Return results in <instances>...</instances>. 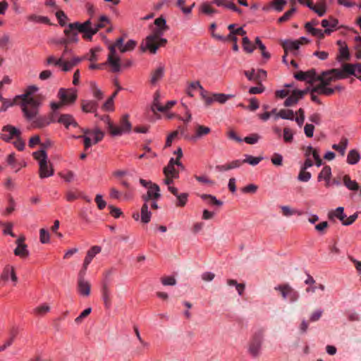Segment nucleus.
Listing matches in <instances>:
<instances>
[{
	"label": "nucleus",
	"mask_w": 361,
	"mask_h": 361,
	"mask_svg": "<svg viewBox=\"0 0 361 361\" xmlns=\"http://www.w3.org/2000/svg\"><path fill=\"white\" fill-rule=\"evenodd\" d=\"M18 105L21 108L23 116L27 121L31 122L34 128H42L56 122L54 114L39 115L41 102L37 99H20Z\"/></svg>",
	"instance_id": "f257e3e1"
},
{
	"label": "nucleus",
	"mask_w": 361,
	"mask_h": 361,
	"mask_svg": "<svg viewBox=\"0 0 361 361\" xmlns=\"http://www.w3.org/2000/svg\"><path fill=\"white\" fill-rule=\"evenodd\" d=\"M154 23L156 27L152 30V33L147 36L140 44L142 51L148 50L152 54L157 53L159 47H163L166 44L167 39L163 38L162 36L168 29L166 19L163 17L155 19Z\"/></svg>",
	"instance_id": "f03ea898"
},
{
	"label": "nucleus",
	"mask_w": 361,
	"mask_h": 361,
	"mask_svg": "<svg viewBox=\"0 0 361 361\" xmlns=\"http://www.w3.org/2000/svg\"><path fill=\"white\" fill-rule=\"evenodd\" d=\"M345 78V75L343 68H333L323 71L321 74L317 75V82H319V83L312 87V91L317 92L318 94L330 96L335 92V89L329 87L330 84Z\"/></svg>",
	"instance_id": "7ed1b4c3"
},
{
	"label": "nucleus",
	"mask_w": 361,
	"mask_h": 361,
	"mask_svg": "<svg viewBox=\"0 0 361 361\" xmlns=\"http://www.w3.org/2000/svg\"><path fill=\"white\" fill-rule=\"evenodd\" d=\"M33 157L39 164V176L40 178H45L54 175V169L51 164L48 163V157L44 149H40L32 154Z\"/></svg>",
	"instance_id": "20e7f679"
},
{
	"label": "nucleus",
	"mask_w": 361,
	"mask_h": 361,
	"mask_svg": "<svg viewBox=\"0 0 361 361\" xmlns=\"http://www.w3.org/2000/svg\"><path fill=\"white\" fill-rule=\"evenodd\" d=\"M263 341V331L260 330L253 335L248 348V352L252 357H257L259 356L261 354Z\"/></svg>",
	"instance_id": "39448f33"
},
{
	"label": "nucleus",
	"mask_w": 361,
	"mask_h": 361,
	"mask_svg": "<svg viewBox=\"0 0 361 361\" xmlns=\"http://www.w3.org/2000/svg\"><path fill=\"white\" fill-rule=\"evenodd\" d=\"M86 271L80 270L78 273L77 281V290L78 293L83 297H88L90 295L91 284L85 279Z\"/></svg>",
	"instance_id": "423d86ee"
},
{
	"label": "nucleus",
	"mask_w": 361,
	"mask_h": 361,
	"mask_svg": "<svg viewBox=\"0 0 361 361\" xmlns=\"http://www.w3.org/2000/svg\"><path fill=\"white\" fill-rule=\"evenodd\" d=\"M57 96L59 100H61L65 105H71L77 99L78 92L75 88H60Z\"/></svg>",
	"instance_id": "0eeeda50"
},
{
	"label": "nucleus",
	"mask_w": 361,
	"mask_h": 361,
	"mask_svg": "<svg viewBox=\"0 0 361 361\" xmlns=\"http://www.w3.org/2000/svg\"><path fill=\"white\" fill-rule=\"evenodd\" d=\"M68 27L75 28L79 32L82 34V37L87 40H91L92 35V21L90 19L87 20L84 23L75 22L70 23Z\"/></svg>",
	"instance_id": "6e6552de"
},
{
	"label": "nucleus",
	"mask_w": 361,
	"mask_h": 361,
	"mask_svg": "<svg viewBox=\"0 0 361 361\" xmlns=\"http://www.w3.org/2000/svg\"><path fill=\"white\" fill-rule=\"evenodd\" d=\"M109 53L108 54L106 64L111 67V70L114 73H117L121 71V59L116 53L115 46L109 47Z\"/></svg>",
	"instance_id": "1a4fd4ad"
},
{
	"label": "nucleus",
	"mask_w": 361,
	"mask_h": 361,
	"mask_svg": "<svg viewBox=\"0 0 361 361\" xmlns=\"http://www.w3.org/2000/svg\"><path fill=\"white\" fill-rule=\"evenodd\" d=\"M129 116L128 114L124 115L120 121L119 126H116L114 125L111 130V135L118 136L124 133H130L131 130V123L128 120Z\"/></svg>",
	"instance_id": "9d476101"
},
{
	"label": "nucleus",
	"mask_w": 361,
	"mask_h": 361,
	"mask_svg": "<svg viewBox=\"0 0 361 361\" xmlns=\"http://www.w3.org/2000/svg\"><path fill=\"white\" fill-rule=\"evenodd\" d=\"M275 290L281 292L283 299H288L292 302L298 300L299 298L298 293L288 284L276 286Z\"/></svg>",
	"instance_id": "9b49d317"
},
{
	"label": "nucleus",
	"mask_w": 361,
	"mask_h": 361,
	"mask_svg": "<svg viewBox=\"0 0 361 361\" xmlns=\"http://www.w3.org/2000/svg\"><path fill=\"white\" fill-rule=\"evenodd\" d=\"M244 75L246 76L247 80L251 82H255L257 84H261L263 80L267 78V71L263 69H251L249 71H245Z\"/></svg>",
	"instance_id": "f8f14e48"
},
{
	"label": "nucleus",
	"mask_w": 361,
	"mask_h": 361,
	"mask_svg": "<svg viewBox=\"0 0 361 361\" xmlns=\"http://www.w3.org/2000/svg\"><path fill=\"white\" fill-rule=\"evenodd\" d=\"M294 78L300 81H305L310 84H314L317 82V74L314 69H310L307 71H298L294 74Z\"/></svg>",
	"instance_id": "ddd939ff"
},
{
	"label": "nucleus",
	"mask_w": 361,
	"mask_h": 361,
	"mask_svg": "<svg viewBox=\"0 0 361 361\" xmlns=\"http://www.w3.org/2000/svg\"><path fill=\"white\" fill-rule=\"evenodd\" d=\"M309 88L303 90H295L292 92L290 95L285 100L284 106H291L296 104L300 99H302L305 94L308 92Z\"/></svg>",
	"instance_id": "4468645a"
},
{
	"label": "nucleus",
	"mask_w": 361,
	"mask_h": 361,
	"mask_svg": "<svg viewBox=\"0 0 361 361\" xmlns=\"http://www.w3.org/2000/svg\"><path fill=\"white\" fill-rule=\"evenodd\" d=\"M1 279L4 281H11L13 286H16L18 282V276L16 273L15 268L13 265L6 264L1 272Z\"/></svg>",
	"instance_id": "2eb2a0df"
},
{
	"label": "nucleus",
	"mask_w": 361,
	"mask_h": 361,
	"mask_svg": "<svg viewBox=\"0 0 361 361\" xmlns=\"http://www.w3.org/2000/svg\"><path fill=\"white\" fill-rule=\"evenodd\" d=\"M20 130L18 128L7 125L3 127L0 137L6 142H9L13 138L20 136Z\"/></svg>",
	"instance_id": "dca6fc26"
},
{
	"label": "nucleus",
	"mask_w": 361,
	"mask_h": 361,
	"mask_svg": "<svg viewBox=\"0 0 361 361\" xmlns=\"http://www.w3.org/2000/svg\"><path fill=\"white\" fill-rule=\"evenodd\" d=\"M124 39L123 37L118 38L114 44L111 46H115L121 53L133 51L136 45L137 42L134 39H129L125 44H123Z\"/></svg>",
	"instance_id": "f3484780"
},
{
	"label": "nucleus",
	"mask_w": 361,
	"mask_h": 361,
	"mask_svg": "<svg viewBox=\"0 0 361 361\" xmlns=\"http://www.w3.org/2000/svg\"><path fill=\"white\" fill-rule=\"evenodd\" d=\"M321 25L324 28V32L328 35L339 28L338 19L332 16L329 17L327 19H323L321 21Z\"/></svg>",
	"instance_id": "a211bd4d"
},
{
	"label": "nucleus",
	"mask_w": 361,
	"mask_h": 361,
	"mask_svg": "<svg viewBox=\"0 0 361 361\" xmlns=\"http://www.w3.org/2000/svg\"><path fill=\"white\" fill-rule=\"evenodd\" d=\"M132 216L135 221H138L140 219L142 223L145 224H148L152 216L148 204H143L141 207L140 214L138 212H134Z\"/></svg>",
	"instance_id": "6ab92c4d"
},
{
	"label": "nucleus",
	"mask_w": 361,
	"mask_h": 361,
	"mask_svg": "<svg viewBox=\"0 0 361 361\" xmlns=\"http://www.w3.org/2000/svg\"><path fill=\"white\" fill-rule=\"evenodd\" d=\"M101 294L106 309H109L111 306V290L110 284L107 281L102 283Z\"/></svg>",
	"instance_id": "aec40b11"
},
{
	"label": "nucleus",
	"mask_w": 361,
	"mask_h": 361,
	"mask_svg": "<svg viewBox=\"0 0 361 361\" xmlns=\"http://www.w3.org/2000/svg\"><path fill=\"white\" fill-rule=\"evenodd\" d=\"M102 251V247L99 245H94L91 247L87 252L86 256L84 259L82 267L81 270L87 271L89 264L91 263L94 257Z\"/></svg>",
	"instance_id": "412c9836"
},
{
	"label": "nucleus",
	"mask_w": 361,
	"mask_h": 361,
	"mask_svg": "<svg viewBox=\"0 0 361 361\" xmlns=\"http://www.w3.org/2000/svg\"><path fill=\"white\" fill-rule=\"evenodd\" d=\"M211 130H212L209 127L197 124L195 128L194 134L189 138V140L192 142H196L209 134Z\"/></svg>",
	"instance_id": "4be33fe9"
},
{
	"label": "nucleus",
	"mask_w": 361,
	"mask_h": 361,
	"mask_svg": "<svg viewBox=\"0 0 361 361\" xmlns=\"http://www.w3.org/2000/svg\"><path fill=\"white\" fill-rule=\"evenodd\" d=\"M337 44L339 46L338 54L336 57L337 61L339 62L348 61L350 55L347 44L343 41L338 40Z\"/></svg>",
	"instance_id": "5701e85b"
},
{
	"label": "nucleus",
	"mask_w": 361,
	"mask_h": 361,
	"mask_svg": "<svg viewBox=\"0 0 361 361\" xmlns=\"http://www.w3.org/2000/svg\"><path fill=\"white\" fill-rule=\"evenodd\" d=\"M305 158H311L312 157L314 160V164L317 167H319L322 165V160L319 155V152L317 148H314L311 145L307 146L305 150Z\"/></svg>",
	"instance_id": "b1692460"
},
{
	"label": "nucleus",
	"mask_w": 361,
	"mask_h": 361,
	"mask_svg": "<svg viewBox=\"0 0 361 361\" xmlns=\"http://www.w3.org/2000/svg\"><path fill=\"white\" fill-rule=\"evenodd\" d=\"M332 176L331 168L329 166H324L320 173L318 174V181L324 180L325 187L331 186V178Z\"/></svg>",
	"instance_id": "393cba45"
},
{
	"label": "nucleus",
	"mask_w": 361,
	"mask_h": 361,
	"mask_svg": "<svg viewBox=\"0 0 361 361\" xmlns=\"http://www.w3.org/2000/svg\"><path fill=\"white\" fill-rule=\"evenodd\" d=\"M342 68L345 75V78L350 75L357 76V73H361V63H345Z\"/></svg>",
	"instance_id": "a878e982"
},
{
	"label": "nucleus",
	"mask_w": 361,
	"mask_h": 361,
	"mask_svg": "<svg viewBox=\"0 0 361 361\" xmlns=\"http://www.w3.org/2000/svg\"><path fill=\"white\" fill-rule=\"evenodd\" d=\"M310 10L317 14L318 16H324L327 11V4L326 0H318L316 4H312Z\"/></svg>",
	"instance_id": "bb28decb"
},
{
	"label": "nucleus",
	"mask_w": 361,
	"mask_h": 361,
	"mask_svg": "<svg viewBox=\"0 0 361 361\" xmlns=\"http://www.w3.org/2000/svg\"><path fill=\"white\" fill-rule=\"evenodd\" d=\"M301 44L302 42H300V40L288 39L283 42V47L286 53L290 51L294 52V54H297V51L299 49Z\"/></svg>",
	"instance_id": "cd10ccee"
},
{
	"label": "nucleus",
	"mask_w": 361,
	"mask_h": 361,
	"mask_svg": "<svg viewBox=\"0 0 361 361\" xmlns=\"http://www.w3.org/2000/svg\"><path fill=\"white\" fill-rule=\"evenodd\" d=\"M164 66L160 64L154 71L152 72L150 83L153 85H155L164 77Z\"/></svg>",
	"instance_id": "c85d7f7f"
},
{
	"label": "nucleus",
	"mask_w": 361,
	"mask_h": 361,
	"mask_svg": "<svg viewBox=\"0 0 361 361\" xmlns=\"http://www.w3.org/2000/svg\"><path fill=\"white\" fill-rule=\"evenodd\" d=\"M56 121L63 124L66 128H69L70 126H72L75 128L78 126V123L75 121L73 116L68 114H61Z\"/></svg>",
	"instance_id": "c756f323"
},
{
	"label": "nucleus",
	"mask_w": 361,
	"mask_h": 361,
	"mask_svg": "<svg viewBox=\"0 0 361 361\" xmlns=\"http://www.w3.org/2000/svg\"><path fill=\"white\" fill-rule=\"evenodd\" d=\"M98 107V103L93 100H82L81 102L82 111L85 113H94Z\"/></svg>",
	"instance_id": "7c9ffc66"
},
{
	"label": "nucleus",
	"mask_w": 361,
	"mask_h": 361,
	"mask_svg": "<svg viewBox=\"0 0 361 361\" xmlns=\"http://www.w3.org/2000/svg\"><path fill=\"white\" fill-rule=\"evenodd\" d=\"M328 216L329 219L331 220L335 218L339 219L342 224H343L345 219L347 217L344 213V208L343 207H338L336 209L329 212Z\"/></svg>",
	"instance_id": "2f4dec72"
},
{
	"label": "nucleus",
	"mask_w": 361,
	"mask_h": 361,
	"mask_svg": "<svg viewBox=\"0 0 361 361\" xmlns=\"http://www.w3.org/2000/svg\"><path fill=\"white\" fill-rule=\"evenodd\" d=\"M39 88L35 85H30L27 87L25 92L20 95H16L17 99H35L32 94L38 91Z\"/></svg>",
	"instance_id": "473e14b6"
},
{
	"label": "nucleus",
	"mask_w": 361,
	"mask_h": 361,
	"mask_svg": "<svg viewBox=\"0 0 361 361\" xmlns=\"http://www.w3.org/2000/svg\"><path fill=\"white\" fill-rule=\"evenodd\" d=\"M109 197L114 200H121V197L124 200H129L133 197L131 192H125L123 195L115 188H111L109 190Z\"/></svg>",
	"instance_id": "72a5a7b5"
},
{
	"label": "nucleus",
	"mask_w": 361,
	"mask_h": 361,
	"mask_svg": "<svg viewBox=\"0 0 361 361\" xmlns=\"http://www.w3.org/2000/svg\"><path fill=\"white\" fill-rule=\"evenodd\" d=\"M147 194L148 197L152 198V200H158L161 197L159 185L156 183L151 184L148 188Z\"/></svg>",
	"instance_id": "f704fd0d"
},
{
	"label": "nucleus",
	"mask_w": 361,
	"mask_h": 361,
	"mask_svg": "<svg viewBox=\"0 0 361 361\" xmlns=\"http://www.w3.org/2000/svg\"><path fill=\"white\" fill-rule=\"evenodd\" d=\"M342 180L343 185L350 190L357 191L360 188L357 182L352 180L349 175H344Z\"/></svg>",
	"instance_id": "c9c22d12"
},
{
	"label": "nucleus",
	"mask_w": 361,
	"mask_h": 361,
	"mask_svg": "<svg viewBox=\"0 0 361 361\" xmlns=\"http://www.w3.org/2000/svg\"><path fill=\"white\" fill-rule=\"evenodd\" d=\"M50 310L51 307L47 303H42L32 310V314L38 317H43L49 312Z\"/></svg>",
	"instance_id": "e433bc0d"
},
{
	"label": "nucleus",
	"mask_w": 361,
	"mask_h": 361,
	"mask_svg": "<svg viewBox=\"0 0 361 361\" xmlns=\"http://www.w3.org/2000/svg\"><path fill=\"white\" fill-rule=\"evenodd\" d=\"M348 145V140L346 137H342L339 144H334L332 148L338 151L341 156H344Z\"/></svg>",
	"instance_id": "4c0bfd02"
},
{
	"label": "nucleus",
	"mask_w": 361,
	"mask_h": 361,
	"mask_svg": "<svg viewBox=\"0 0 361 361\" xmlns=\"http://www.w3.org/2000/svg\"><path fill=\"white\" fill-rule=\"evenodd\" d=\"M202 200H203L209 205H216L221 206L223 202L221 200L216 199V197L212 195L202 194L200 195Z\"/></svg>",
	"instance_id": "58836bf2"
},
{
	"label": "nucleus",
	"mask_w": 361,
	"mask_h": 361,
	"mask_svg": "<svg viewBox=\"0 0 361 361\" xmlns=\"http://www.w3.org/2000/svg\"><path fill=\"white\" fill-rule=\"evenodd\" d=\"M360 159V154L356 149H351L347 155V162L350 165L358 163Z\"/></svg>",
	"instance_id": "ea45409f"
},
{
	"label": "nucleus",
	"mask_w": 361,
	"mask_h": 361,
	"mask_svg": "<svg viewBox=\"0 0 361 361\" xmlns=\"http://www.w3.org/2000/svg\"><path fill=\"white\" fill-rule=\"evenodd\" d=\"M75 28L67 27L64 30V34L69 43H77L78 42V33L74 31Z\"/></svg>",
	"instance_id": "a19ab883"
},
{
	"label": "nucleus",
	"mask_w": 361,
	"mask_h": 361,
	"mask_svg": "<svg viewBox=\"0 0 361 361\" xmlns=\"http://www.w3.org/2000/svg\"><path fill=\"white\" fill-rule=\"evenodd\" d=\"M27 20L35 23L48 24L49 19L47 16H38L36 14H31L27 16Z\"/></svg>",
	"instance_id": "79ce46f5"
},
{
	"label": "nucleus",
	"mask_w": 361,
	"mask_h": 361,
	"mask_svg": "<svg viewBox=\"0 0 361 361\" xmlns=\"http://www.w3.org/2000/svg\"><path fill=\"white\" fill-rule=\"evenodd\" d=\"M295 114L293 110L290 109H281L276 114V119L281 118L283 119H287L293 121Z\"/></svg>",
	"instance_id": "37998d69"
},
{
	"label": "nucleus",
	"mask_w": 361,
	"mask_h": 361,
	"mask_svg": "<svg viewBox=\"0 0 361 361\" xmlns=\"http://www.w3.org/2000/svg\"><path fill=\"white\" fill-rule=\"evenodd\" d=\"M212 3H209V2H204L202 3L199 9H200V11L204 14H206V15H208V16H212L214 13H216L217 11L216 10L214 9L212 7Z\"/></svg>",
	"instance_id": "c03bdc74"
},
{
	"label": "nucleus",
	"mask_w": 361,
	"mask_h": 361,
	"mask_svg": "<svg viewBox=\"0 0 361 361\" xmlns=\"http://www.w3.org/2000/svg\"><path fill=\"white\" fill-rule=\"evenodd\" d=\"M163 172L165 176H171L175 178L179 177L178 171L175 169V166L171 164H167V166L164 168Z\"/></svg>",
	"instance_id": "a18cd8bd"
},
{
	"label": "nucleus",
	"mask_w": 361,
	"mask_h": 361,
	"mask_svg": "<svg viewBox=\"0 0 361 361\" xmlns=\"http://www.w3.org/2000/svg\"><path fill=\"white\" fill-rule=\"evenodd\" d=\"M202 85L199 81H194L190 82L187 89L186 93L189 97H192L194 96V91L202 89Z\"/></svg>",
	"instance_id": "49530a36"
},
{
	"label": "nucleus",
	"mask_w": 361,
	"mask_h": 361,
	"mask_svg": "<svg viewBox=\"0 0 361 361\" xmlns=\"http://www.w3.org/2000/svg\"><path fill=\"white\" fill-rule=\"evenodd\" d=\"M263 157H253L250 154H245V159H243V164L247 163L252 166L257 165L262 160Z\"/></svg>",
	"instance_id": "de8ad7c7"
},
{
	"label": "nucleus",
	"mask_w": 361,
	"mask_h": 361,
	"mask_svg": "<svg viewBox=\"0 0 361 361\" xmlns=\"http://www.w3.org/2000/svg\"><path fill=\"white\" fill-rule=\"evenodd\" d=\"M14 255L21 258H25L29 255V251L26 245L17 246L14 250Z\"/></svg>",
	"instance_id": "09e8293b"
},
{
	"label": "nucleus",
	"mask_w": 361,
	"mask_h": 361,
	"mask_svg": "<svg viewBox=\"0 0 361 361\" xmlns=\"http://www.w3.org/2000/svg\"><path fill=\"white\" fill-rule=\"evenodd\" d=\"M294 132L290 128H284L283 130V138L286 143H291L293 141Z\"/></svg>",
	"instance_id": "8fccbe9b"
},
{
	"label": "nucleus",
	"mask_w": 361,
	"mask_h": 361,
	"mask_svg": "<svg viewBox=\"0 0 361 361\" xmlns=\"http://www.w3.org/2000/svg\"><path fill=\"white\" fill-rule=\"evenodd\" d=\"M286 3V0H273L271 2H270V7H271L277 12H281L283 11Z\"/></svg>",
	"instance_id": "3c124183"
},
{
	"label": "nucleus",
	"mask_w": 361,
	"mask_h": 361,
	"mask_svg": "<svg viewBox=\"0 0 361 361\" xmlns=\"http://www.w3.org/2000/svg\"><path fill=\"white\" fill-rule=\"evenodd\" d=\"M162 106H163L160 103V92L157 91L154 95V99L151 109L154 113H155L157 111H159V109Z\"/></svg>",
	"instance_id": "603ef678"
},
{
	"label": "nucleus",
	"mask_w": 361,
	"mask_h": 361,
	"mask_svg": "<svg viewBox=\"0 0 361 361\" xmlns=\"http://www.w3.org/2000/svg\"><path fill=\"white\" fill-rule=\"evenodd\" d=\"M312 178L310 172L307 171V169L300 168L299 174L298 176V180L300 182H308Z\"/></svg>",
	"instance_id": "864d4df0"
},
{
	"label": "nucleus",
	"mask_w": 361,
	"mask_h": 361,
	"mask_svg": "<svg viewBox=\"0 0 361 361\" xmlns=\"http://www.w3.org/2000/svg\"><path fill=\"white\" fill-rule=\"evenodd\" d=\"M176 197L177 199L176 206L178 207H183L188 202V194L186 192L180 193Z\"/></svg>",
	"instance_id": "5fc2aeb1"
},
{
	"label": "nucleus",
	"mask_w": 361,
	"mask_h": 361,
	"mask_svg": "<svg viewBox=\"0 0 361 361\" xmlns=\"http://www.w3.org/2000/svg\"><path fill=\"white\" fill-rule=\"evenodd\" d=\"M231 94H226L223 93L213 94V102H217L220 104H224L228 99L231 98Z\"/></svg>",
	"instance_id": "6e6d98bb"
},
{
	"label": "nucleus",
	"mask_w": 361,
	"mask_h": 361,
	"mask_svg": "<svg viewBox=\"0 0 361 361\" xmlns=\"http://www.w3.org/2000/svg\"><path fill=\"white\" fill-rule=\"evenodd\" d=\"M243 48L247 53H252L255 50V47L247 36L243 37Z\"/></svg>",
	"instance_id": "4d7b16f0"
},
{
	"label": "nucleus",
	"mask_w": 361,
	"mask_h": 361,
	"mask_svg": "<svg viewBox=\"0 0 361 361\" xmlns=\"http://www.w3.org/2000/svg\"><path fill=\"white\" fill-rule=\"evenodd\" d=\"M91 90L93 97L97 100H101L104 97L102 90L97 86L95 82H91Z\"/></svg>",
	"instance_id": "13d9d810"
},
{
	"label": "nucleus",
	"mask_w": 361,
	"mask_h": 361,
	"mask_svg": "<svg viewBox=\"0 0 361 361\" xmlns=\"http://www.w3.org/2000/svg\"><path fill=\"white\" fill-rule=\"evenodd\" d=\"M306 31L311 35L316 37L320 39H323L324 37V35H326V33L324 32V30L316 27L306 29Z\"/></svg>",
	"instance_id": "bf43d9fd"
},
{
	"label": "nucleus",
	"mask_w": 361,
	"mask_h": 361,
	"mask_svg": "<svg viewBox=\"0 0 361 361\" xmlns=\"http://www.w3.org/2000/svg\"><path fill=\"white\" fill-rule=\"evenodd\" d=\"M255 43L258 46L259 49L261 50L262 57L266 59H269L270 58V56H271L270 54L268 51H266V47L262 42V41L260 40L259 37H256Z\"/></svg>",
	"instance_id": "052dcab7"
},
{
	"label": "nucleus",
	"mask_w": 361,
	"mask_h": 361,
	"mask_svg": "<svg viewBox=\"0 0 361 361\" xmlns=\"http://www.w3.org/2000/svg\"><path fill=\"white\" fill-rule=\"evenodd\" d=\"M20 99H16V97L13 99H6L4 102L2 103V106L0 108L1 111H6L8 108L13 106L14 104L19 103Z\"/></svg>",
	"instance_id": "680f3d73"
},
{
	"label": "nucleus",
	"mask_w": 361,
	"mask_h": 361,
	"mask_svg": "<svg viewBox=\"0 0 361 361\" xmlns=\"http://www.w3.org/2000/svg\"><path fill=\"white\" fill-rule=\"evenodd\" d=\"M39 241L42 244L48 243L50 241L49 233L45 228L39 230Z\"/></svg>",
	"instance_id": "e2e57ef3"
},
{
	"label": "nucleus",
	"mask_w": 361,
	"mask_h": 361,
	"mask_svg": "<svg viewBox=\"0 0 361 361\" xmlns=\"http://www.w3.org/2000/svg\"><path fill=\"white\" fill-rule=\"evenodd\" d=\"M296 11L295 8L293 7L290 10L285 12V13L278 19L279 23H284L288 20Z\"/></svg>",
	"instance_id": "0e129e2a"
},
{
	"label": "nucleus",
	"mask_w": 361,
	"mask_h": 361,
	"mask_svg": "<svg viewBox=\"0 0 361 361\" xmlns=\"http://www.w3.org/2000/svg\"><path fill=\"white\" fill-rule=\"evenodd\" d=\"M59 176L67 183H71L75 179V173L71 171L61 172Z\"/></svg>",
	"instance_id": "69168bd1"
},
{
	"label": "nucleus",
	"mask_w": 361,
	"mask_h": 361,
	"mask_svg": "<svg viewBox=\"0 0 361 361\" xmlns=\"http://www.w3.org/2000/svg\"><path fill=\"white\" fill-rule=\"evenodd\" d=\"M56 17L59 20V23L61 26L63 27L66 25L68 17L63 11H58L56 13Z\"/></svg>",
	"instance_id": "338daca9"
},
{
	"label": "nucleus",
	"mask_w": 361,
	"mask_h": 361,
	"mask_svg": "<svg viewBox=\"0 0 361 361\" xmlns=\"http://www.w3.org/2000/svg\"><path fill=\"white\" fill-rule=\"evenodd\" d=\"M104 135V133L99 128H96L94 130H92V133L91 136L93 137L94 143L96 144L103 139Z\"/></svg>",
	"instance_id": "774afa93"
}]
</instances>
